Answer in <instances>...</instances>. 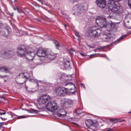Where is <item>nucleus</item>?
Listing matches in <instances>:
<instances>
[{
  "label": "nucleus",
  "mask_w": 131,
  "mask_h": 131,
  "mask_svg": "<svg viewBox=\"0 0 131 131\" xmlns=\"http://www.w3.org/2000/svg\"><path fill=\"white\" fill-rule=\"evenodd\" d=\"M51 100V98L49 96L44 95L39 98L37 103L40 105L47 103L46 105V108L49 111L53 112L56 110H58L57 103L54 101L50 102Z\"/></svg>",
  "instance_id": "obj_1"
},
{
  "label": "nucleus",
  "mask_w": 131,
  "mask_h": 131,
  "mask_svg": "<svg viewBox=\"0 0 131 131\" xmlns=\"http://www.w3.org/2000/svg\"><path fill=\"white\" fill-rule=\"evenodd\" d=\"M29 75L27 73H20L17 77L16 79V82L19 84H23L24 83L26 82V79L29 81L34 82V84L36 87L38 85L37 83L34 80L29 78Z\"/></svg>",
  "instance_id": "obj_2"
},
{
  "label": "nucleus",
  "mask_w": 131,
  "mask_h": 131,
  "mask_svg": "<svg viewBox=\"0 0 131 131\" xmlns=\"http://www.w3.org/2000/svg\"><path fill=\"white\" fill-rule=\"evenodd\" d=\"M101 30L96 26L90 27L89 30V35L93 38H99L101 33Z\"/></svg>",
  "instance_id": "obj_3"
},
{
  "label": "nucleus",
  "mask_w": 131,
  "mask_h": 131,
  "mask_svg": "<svg viewBox=\"0 0 131 131\" xmlns=\"http://www.w3.org/2000/svg\"><path fill=\"white\" fill-rule=\"evenodd\" d=\"M107 6L109 11L116 12L119 9V6L116 5L115 1L113 0H109L108 1Z\"/></svg>",
  "instance_id": "obj_4"
},
{
  "label": "nucleus",
  "mask_w": 131,
  "mask_h": 131,
  "mask_svg": "<svg viewBox=\"0 0 131 131\" xmlns=\"http://www.w3.org/2000/svg\"><path fill=\"white\" fill-rule=\"evenodd\" d=\"M96 23L97 25L101 28L106 27L107 24L106 19L100 16L97 17L96 18Z\"/></svg>",
  "instance_id": "obj_5"
},
{
  "label": "nucleus",
  "mask_w": 131,
  "mask_h": 131,
  "mask_svg": "<svg viewBox=\"0 0 131 131\" xmlns=\"http://www.w3.org/2000/svg\"><path fill=\"white\" fill-rule=\"evenodd\" d=\"M86 4H84L76 5L75 6L76 12L79 14L83 13L86 9Z\"/></svg>",
  "instance_id": "obj_6"
},
{
  "label": "nucleus",
  "mask_w": 131,
  "mask_h": 131,
  "mask_svg": "<svg viewBox=\"0 0 131 131\" xmlns=\"http://www.w3.org/2000/svg\"><path fill=\"white\" fill-rule=\"evenodd\" d=\"M17 54L18 56L21 57H24L26 59V49L24 46H22L19 47L17 48Z\"/></svg>",
  "instance_id": "obj_7"
},
{
  "label": "nucleus",
  "mask_w": 131,
  "mask_h": 131,
  "mask_svg": "<svg viewBox=\"0 0 131 131\" xmlns=\"http://www.w3.org/2000/svg\"><path fill=\"white\" fill-rule=\"evenodd\" d=\"M56 94L59 96H63L66 94L65 88L59 87L56 88L54 90Z\"/></svg>",
  "instance_id": "obj_8"
},
{
  "label": "nucleus",
  "mask_w": 131,
  "mask_h": 131,
  "mask_svg": "<svg viewBox=\"0 0 131 131\" xmlns=\"http://www.w3.org/2000/svg\"><path fill=\"white\" fill-rule=\"evenodd\" d=\"M74 103L73 101L71 99H66L62 104V107L65 108L71 107Z\"/></svg>",
  "instance_id": "obj_9"
},
{
  "label": "nucleus",
  "mask_w": 131,
  "mask_h": 131,
  "mask_svg": "<svg viewBox=\"0 0 131 131\" xmlns=\"http://www.w3.org/2000/svg\"><path fill=\"white\" fill-rule=\"evenodd\" d=\"M48 50V49L39 48L37 50V54L39 57H44L46 56Z\"/></svg>",
  "instance_id": "obj_10"
},
{
  "label": "nucleus",
  "mask_w": 131,
  "mask_h": 131,
  "mask_svg": "<svg viewBox=\"0 0 131 131\" xmlns=\"http://www.w3.org/2000/svg\"><path fill=\"white\" fill-rule=\"evenodd\" d=\"M5 114H6V117L5 118H3L2 117H0V118L2 120H4L5 119H7V118L10 117H13L12 113L11 112H6L4 110L0 109V115H3Z\"/></svg>",
  "instance_id": "obj_11"
},
{
  "label": "nucleus",
  "mask_w": 131,
  "mask_h": 131,
  "mask_svg": "<svg viewBox=\"0 0 131 131\" xmlns=\"http://www.w3.org/2000/svg\"><path fill=\"white\" fill-rule=\"evenodd\" d=\"M47 53L46 56L47 58L51 60L54 59L56 57V54L52 52L50 50L48 49Z\"/></svg>",
  "instance_id": "obj_12"
},
{
  "label": "nucleus",
  "mask_w": 131,
  "mask_h": 131,
  "mask_svg": "<svg viewBox=\"0 0 131 131\" xmlns=\"http://www.w3.org/2000/svg\"><path fill=\"white\" fill-rule=\"evenodd\" d=\"M97 5L101 8H104L106 5L105 0H97L96 1Z\"/></svg>",
  "instance_id": "obj_13"
},
{
  "label": "nucleus",
  "mask_w": 131,
  "mask_h": 131,
  "mask_svg": "<svg viewBox=\"0 0 131 131\" xmlns=\"http://www.w3.org/2000/svg\"><path fill=\"white\" fill-rule=\"evenodd\" d=\"M35 55V53L33 51H30L26 52V59L32 60Z\"/></svg>",
  "instance_id": "obj_14"
},
{
  "label": "nucleus",
  "mask_w": 131,
  "mask_h": 131,
  "mask_svg": "<svg viewBox=\"0 0 131 131\" xmlns=\"http://www.w3.org/2000/svg\"><path fill=\"white\" fill-rule=\"evenodd\" d=\"M4 54L8 58H12L15 54V53L13 51L9 50L7 52L5 51Z\"/></svg>",
  "instance_id": "obj_15"
},
{
  "label": "nucleus",
  "mask_w": 131,
  "mask_h": 131,
  "mask_svg": "<svg viewBox=\"0 0 131 131\" xmlns=\"http://www.w3.org/2000/svg\"><path fill=\"white\" fill-rule=\"evenodd\" d=\"M65 86H67V88H65V90H67L68 89L70 90H72V88H75V86L74 84L71 83H67L65 85Z\"/></svg>",
  "instance_id": "obj_16"
},
{
  "label": "nucleus",
  "mask_w": 131,
  "mask_h": 131,
  "mask_svg": "<svg viewBox=\"0 0 131 131\" xmlns=\"http://www.w3.org/2000/svg\"><path fill=\"white\" fill-rule=\"evenodd\" d=\"M65 86H67V88H65V90H67L68 89L70 90H72V88H75V86L74 84L71 83H67L65 85Z\"/></svg>",
  "instance_id": "obj_17"
},
{
  "label": "nucleus",
  "mask_w": 131,
  "mask_h": 131,
  "mask_svg": "<svg viewBox=\"0 0 131 131\" xmlns=\"http://www.w3.org/2000/svg\"><path fill=\"white\" fill-rule=\"evenodd\" d=\"M66 94H68L70 95L74 94L76 92L75 90V88H72V90L68 89L66 90Z\"/></svg>",
  "instance_id": "obj_18"
},
{
  "label": "nucleus",
  "mask_w": 131,
  "mask_h": 131,
  "mask_svg": "<svg viewBox=\"0 0 131 131\" xmlns=\"http://www.w3.org/2000/svg\"><path fill=\"white\" fill-rule=\"evenodd\" d=\"M59 112L57 113V115L61 117H64L67 114L66 112L63 109H60Z\"/></svg>",
  "instance_id": "obj_19"
},
{
  "label": "nucleus",
  "mask_w": 131,
  "mask_h": 131,
  "mask_svg": "<svg viewBox=\"0 0 131 131\" xmlns=\"http://www.w3.org/2000/svg\"><path fill=\"white\" fill-rule=\"evenodd\" d=\"M93 121L90 119L87 120L85 122L86 126L88 127L92 126L93 124Z\"/></svg>",
  "instance_id": "obj_20"
},
{
  "label": "nucleus",
  "mask_w": 131,
  "mask_h": 131,
  "mask_svg": "<svg viewBox=\"0 0 131 131\" xmlns=\"http://www.w3.org/2000/svg\"><path fill=\"white\" fill-rule=\"evenodd\" d=\"M9 70L6 67L0 68V71L7 73L9 72Z\"/></svg>",
  "instance_id": "obj_21"
},
{
  "label": "nucleus",
  "mask_w": 131,
  "mask_h": 131,
  "mask_svg": "<svg viewBox=\"0 0 131 131\" xmlns=\"http://www.w3.org/2000/svg\"><path fill=\"white\" fill-rule=\"evenodd\" d=\"M3 28L2 27V25L0 24V34L1 35H3L4 36H5L6 35V34L5 32V31H3L2 29V28Z\"/></svg>",
  "instance_id": "obj_22"
},
{
  "label": "nucleus",
  "mask_w": 131,
  "mask_h": 131,
  "mask_svg": "<svg viewBox=\"0 0 131 131\" xmlns=\"http://www.w3.org/2000/svg\"><path fill=\"white\" fill-rule=\"evenodd\" d=\"M109 120L113 124L116 123L118 122L117 119L116 118H110Z\"/></svg>",
  "instance_id": "obj_23"
},
{
  "label": "nucleus",
  "mask_w": 131,
  "mask_h": 131,
  "mask_svg": "<svg viewBox=\"0 0 131 131\" xmlns=\"http://www.w3.org/2000/svg\"><path fill=\"white\" fill-rule=\"evenodd\" d=\"M70 61H67L64 63V66L66 68H67L70 67Z\"/></svg>",
  "instance_id": "obj_24"
},
{
  "label": "nucleus",
  "mask_w": 131,
  "mask_h": 131,
  "mask_svg": "<svg viewBox=\"0 0 131 131\" xmlns=\"http://www.w3.org/2000/svg\"><path fill=\"white\" fill-rule=\"evenodd\" d=\"M25 110L28 111L30 113H31V112H33L36 113H37L38 112V111L37 110H35L34 109H33L32 108H31L29 110V111L27 110Z\"/></svg>",
  "instance_id": "obj_25"
},
{
  "label": "nucleus",
  "mask_w": 131,
  "mask_h": 131,
  "mask_svg": "<svg viewBox=\"0 0 131 131\" xmlns=\"http://www.w3.org/2000/svg\"><path fill=\"white\" fill-rule=\"evenodd\" d=\"M126 37V36H123L120 37L118 39H117L116 41L115 42H114L113 43H115L116 42H117L120 41L121 40H122L123 39L125 38Z\"/></svg>",
  "instance_id": "obj_26"
},
{
  "label": "nucleus",
  "mask_w": 131,
  "mask_h": 131,
  "mask_svg": "<svg viewBox=\"0 0 131 131\" xmlns=\"http://www.w3.org/2000/svg\"><path fill=\"white\" fill-rule=\"evenodd\" d=\"M54 42L56 47L57 49H59V47L60 46V45L58 42L56 40L54 41Z\"/></svg>",
  "instance_id": "obj_27"
},
{
  "label": "nucleus",
  "mask_w": 131,
  "mask_h": 131,
  "mask_svg": "<svg viewBox=\"0 0 131 131\" xmlns=\"http://www.w3.org/2000/svg\"><path fill=\"white\" fill-rule=\"evenodd\" d=\"M112 38L110 37H106L105 41H106L111 42L112 40Z\"/></svg>",
  "instance_id": "obj_28"
},
{
  "label": "nucleus",
  "mask_w": 131,
  "mask_h": 131,
  "mask_svg": "<svg viewBox=\"0 0 131 131\" xmlns=\"http://www.w3.org/2000/svg\"><path fill=\"white\" fill-rule=\"evenodd\" d=\"M70 52L71 54L72 55H73V52H74V51L73 49L72 48L70 50Z\"/></svg>",
  "instance_id": "obj_29"
},
{
  "label": "nucleus",
  "mask_w": 131,
  "mask_h": 131,
  "mask_svg": "<svg viewBox=\"0 0 131 131\" xmlns=\"http://www.w3.org/2000/svg\"><path fill=\"white\" fill-rule=\"evenodd\" d=\"M128 4L129 6L131 8V0H128Z\"/></svg>",
  "instance_id": "obj_30"
},
{
  "label": "nucleus",
  "mask_w": 131,
  "mask_h": 131,
  "mask_svg": "<svg viewBox=\"0 0 131 131\" xmlns=\"http://www.w3.org/2000/svg\"><path fill=\"white\" fill-rule=\"evenodd\" d=\"M76 112L77 114H79L81 113V111L80 110H76Z\"/></svg>",
  "instance_id": "obj_31"
},
{
  "label": "nucleus",
  "mask_w": 131,
  "mask_h": 131,
  "mask_svg": "<svg viewBox=\"0 0 131 131\" xmlns=\"http://www.w3.org/2000/svg\"><path fill=\"white\" fill-rule=\"evenodd\" d=\"M80 54L82 56H86V54L84 53H83V52H81L80 53Z\"/></svg>",
  "instance_id": "obj_32"
},
{
  "label": "nucleus",
  "mask_w": 131,
  "mask_h": 131,
  "mask_svg": "<svg viewBox=\"0 0 131 131\" xmlns=\"http://www.w3.org/2000/svg\"><path fill=\"white\" fill-rule=\"evenodd\" d=\"M17 11L18 13H23V12L22 10L19 9H18Z\"/></svg>",
  "instance_id": "obj_33"
},
{
  "label": "nucleus",
  "mask_w": 131,
  "mask_h": 131,
  "mask_svg": "<svg viewBox=\"0 0 131 131\" xmlns=\"http://www.w3.org/2000/svg\"><path fill=\"white\" fill-rule=\"evenodd\" d=\"M26 117L24 116H18V119H20V118H25Z\"/></svg>",
  "instance_id": "obj_34"
},
{
  "label": "nucleus",
  "mask_w": 131,
  "mask_h": 131,
  "mask_svg": "<svg viewBox=\"0 0 131 131\" xmlns=\"http://www.w3.org/2000/svg\"><path fill=\"white\" fill-rule=\"evenodd\" d=\"M112 12L113 13L114 12V13L115 15H116L117 16V15H119V14L117 12Z\"/></svg>",
  "instance_id": "obj_35"
},
{
  "label": "nucleus",
  "mask_w": 131,
  "mask_h": 131,
  "mask_svg": "<svg viewBox=\"0 0 131 131\" xmlns=\"http://www.w3.org/2000/svg\"><path fill=\"white\" fill-rule=\"evenodd\" d=\"M4 123L3 122H1L0 123V127H1L4 124Z\"/></svg>",
  "instance_id": "obj_36"
},
{
  "label": "nucleus",
  "mask_w": 131,
  "mask_h": 131,
  "mask_svg": "<svg viewBox=\"0 0 131 131\" xmlns=\"http://www.w3.org/2000/svg\"><path fill=\"white\" fill-rule=\"evenodd\" d=\"M14 10H18V8L17 7H14L13 8Z\"/></svg>",
  "instance_id": "obj_37"
},
{
  "label": "nucleus",
  "mask_w": 131,
  "mask_h": 131,
  "mask_svg": "<svg viewBox=\"0 0 131 131\" xmlns=\"http://www.w3.org/2000/svg\"><path fill=\"white\" fill-rule=\"evenodd\" d=\"M75 34L77 36V37H79V36H80V35H79V34H78V33H77H77H75Z\"/></svg>",
  "instance_id": "obj_38"
},
{
  "label": "nucleus",
  "mask_w": 131,
  "mask_h": 131,
  "mask_svg": "<svg viewBox=\"0 0 131 131\" xmlns=\"http://www.w3.org/2000/svg\"><path fill=\"white\" fill-rule=\"evenodd\" d=\"M112 129H111V128H110L108 130H107L106 131L105 130L104 131H110L111 130H112Z\"/></svg>",
  "instance_id": "obj_39"
},
{
  "label": "nucleus",
  "mask_w": 131,
  "mask_h": 131,
  "mask_svg": "<svg viewBox=\"0 0 131 131\" xmlns=\"http://www.w3.org/2000/svg\"><path fill=\"white\" fill-rule=\"evenodd\" d=\"M81 85L82 86H83V87L84 88H85V86L83 84L81 83Z\"/></svg>",
  "instance_id": "obj_40"
},
{
  "label": "nucleus",
  "mask_w": 131,
  "mask_h": 131,
  "mask_svg": "<svg viewBox=\"0 0 131 131\" xmlns=\"http://www.w3.org/2000/svg\"><path fill=\"white\" fill-rule=\"evenodd\" d=\"M96 54H91V55H90L89 56V57L90 58H92V56H94Z\"/></svg>",
  "instance_id": "obj_41"
},
{
  "label": "nucleus",
  "mask_w": 131,
  "mask_h": 131,
  "mask_svg": "<svg viewBox=\"0 0 131 131\" xmlns=\"http://www.w3.org/2000/svg\"><path fill=\"white\" fill-rule=\"evenodd\" d=\"M25 88L26 89V90L28 91V92H31V91H28V90H27V87H26V86H25Z\"/></svg>",
  "instance_id": "obj_42"
},
{
  "label": "nucleus",
  "mask_w": 131,
  "mask_h": 131,
  "mask_svg": "<svg viewBox=\"0 0 131 131\" xmlns=\"http://www.w3.org/2000/svg\"><path fill=\"white\" fill-rule=\"evenodd\" d=\"M118 121H118H119V122H122V120H120L119 119H117V120Z\"/></svg>",
  "instance_id": "obj_43"
},
{
  "label": "nucleus",
  "mask_w": 131,
  "mask_h": 131,
  "mask_svg": "<svg viewBox=\"0 0 131 131\" xmlns=\"http://www.w3.org/2000/svg\"><path fill=\"white\" fill-rule=\"evenodd\" d=\"M64 26L65 28H66L67 26V25L66 24H64Z\"/></svg>",
  "instance_id": "obj_44"
},
{
  "label": "nucleus",
  "mask_w": 131,
  "mask_h": 131,
  "mask_svg": "<svg viewBox=\"0 0 131 131\" xmlns=\"http://www.w3.org/2000/svg\"><path fill=\"white\" fill-rule=\"evenodd\" d=\"M62 14L63 15H64V13L63 12H62Z\"/></svg>",
  "instance_id": "obj_45"
},
{
  "label": "nucleus",
  "mask_w": 131,
  "mask_h": 131,
  "mask_svg": "<svg viewBox=\"0 0 131 131\" xmlns=\"http://www.w3.org/2000/svg\"><path fill=\"white\" fill-rule=\"evenodd\" d=\"M122 121H125V120L124 119H123V120H122Z\"/></svg>",
  "instance_id": "obj_46"
},
{
  "label": "nucleus",
  "mask_w": 131,
  "mask_h": 131,
  "mask_svg": "<svg viewBox=\"0 0 131 131\" xmlns=\"http://www.w3.org/2000/svg\"><path fill=\"white\" fill-rule=\"evenodd\" d=\"M0 97L1 98H4V97Z\"/></svg>",
  "instance_id": "obj_47"
},
{
  "label": "nucleus",
  "mask_w": 131,
  "mask_h": 131,
  "mask_svg": "<svg viewBox=\"0 0 131 131\" xmlns=\"http://www.w3.org/2000/svg\"><path fill=\"white\" fill-rule=\"evenodd\" d=\"M38 20L39 21H40V20Z\"/></svg>",
  "instance_id": "obj_48"
},
{
  "label": "nucleus",
  "mask_w": 131,
  "mask_h": 131,
  "mask_svg": "<svg viewBox=\"0 0 131 131\" xmlns=\"http://www.w3.org/2000/svg\"><path fill=\"white\" fill-rule=\"evenodd\" d=\"M2 77H4V76H2Z\"/></svg>",
  "instance_id": "obj_49"
},
{
  "label": "nucleus",
  "mask_w": 131,
  "mask_h": 131,
  "mask_svg": "<svg viewBox=\"0 0 131 131\" xmlns=\"http://www.w3.org/2000/svg\"><path fill=\"white\" fill-rule=\"evenodd\" d=\"M129 113H131V112H129Z\"/></svg>",
  "instance_id": "obj_50"
},
{
  "label": "nucleus",
  "mask_w": 131,
  "mask_h": 131,
  "mask_svg": "<svg viewBox=\"0 0 131 131\" xmlns=\"http://www.w3.org/2000/svg\"><path fill=\"white\" fill-rule=\"evenodd\" d=\"M16 0H14V1H16Z\"/></svg>",
  "instance_id": "obj_51"
},
{
  "label": "nucleus",
  "mask_w": 131,
  "mask_h": 131,
  "mask_svg": "<svg viewBox=\"0 0 131 131\" xmlns=\"http://www.w3.org/2000/svg\"><path fill=\"white\" fill-rule=\"evenodd\" d=\"M118 1H120V0H118Z\"/></svg>",
  "instance_id": "obj_52"
},
{
  "label": "nucleus",
  "mask_w": 131,
  "mask_h": 131,
  "mask_svg": "<svg viewBox=\"0 0 131 131\" xmlns=\"http://www.w3.org/2000/svg\"><path fill=\"white\" fill-rule=\"evenodd\" d=\"M11 1V0H10Z\"/></svg>",
  "instance_id": "obj_53"
}]
</instances>
